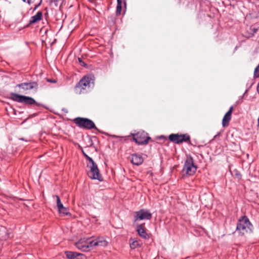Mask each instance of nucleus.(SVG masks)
<instances>
[{
	"label": "nucleus",
	"instance_id": "9b49d317",
	"mask_svg": "<svg viewBox=\"0 0 259 259\" xmlns=\"http://www.w3.org/2000/svg\"><path fill=\"white\" fill-rule=\"evenodd\" d=\"M18 87L22 90L23 92H25L31 90L36 91L38 89V83L36 81H29L28 82H22L16 85Z\"/></svg>",
	"mask_w": 259,
	"mask_h": 259
},
{
	"label": "nucleus",
	"instance_id": "20e7f679",
	"mask_svg": "<svg viewBox=\"0 0 259 259\" xmlns=\"http://www.w3.org/2000/svg\"><path fill=\"white\" fill-rule=\"evenodd\" d=\"M253 226L246 215H243L239 219L237 223L236 231L240 236H242L251 232Z\"/></svg>",
	"mask_w": 259,
	"mask_h": 259
},
{
	"label": "nucleus",
	"instance_id": "c756f323",
	"mask_svg": "<svg viewBox=\"0 0 259 259\" xmlns=\"http://www.w3.org/2000/svg\"><path fill=\"white\" fill-rule=\"evenodd\" d=\"M250 29L252 31V35L254 34V33H256L257 31V29L253 28V29L250 28Z\"/></svg>",
	"mask_w": 259,
	"mask_h": 259
},
{
	"label": "nucleus",
	"instance_id": "c85d7f7f",
	"mask_svg": "<svg viewBox=\"0 0 259 259\" xmlns=\"http://www.w3.org/2000/svg\"><path fill=\"white\" fill-rule=\"evenodd\" d=\"M41 4L42 3H40V2L39 1L37 4H36L33 9V11H35L41 5Z\"/></svg>",
	"mask_w": 259,
	"mask_h": 259
},
{
	"label": "nucleus",
	"instance_id": "9d476101",
	"mask_svg": "<svg viewBox=\"0 0 259 259\" xmlns=\"http://www.w3.org/2000/svg\"><path fill=\"white\" fill-rule=\"evenodd\" d=\"M134 217V221L135 222L138 220H150L152 218V213L149 210L141 209L135 212Z\"/></svg>",
	"mask_w": 259,
	"mask_h": 259
},
{
	"label": "nucleus",
	"instance_id": "a211bd4d",
	"mask_svg": "<svg viewBox=\"0 0 259 259\" xmlns=\"http://www.w3.org/2000/svg\"><path fill=\"white\" fill-rule=\"evenodd\" d=\"M58 211L59 213L63 216L70 215V213L69 212V209L68 208L64 207V205L59 208Z\"/></svg>",
	"mask_w": 259,
	"mask_h": 259
},
{
	"label": "nucleus",
	"instance_id": "bb28decb",
	"mask_svg": "<svg viewBox=\"0 0 259 259\" xmlns=\"http://www.w3.org/2000/svg\"><path fill=\"white\" fill-rule=\"evenodd\" d=\"M157 139L159 140H163L164 142L167 141V138L165 136H163V135L158 137Z\"/></svg>",
	"mask_w": 259,
	"mask_h": 259
},
{
	"label": "nucleus",
	"instance_id": "473e14b6",
	"mask_svg": "<svg viewBox=\"0 0 259 259\" xmlns=\"http://www.w3.org/2000/svg\"><path fill=\"white\" fill-rule=\"evenodd\" d=\"M20 140H22V141H24V139L23 138H21V139H20Z\"/></svg>",
	"mask_w": 259,
	"mask_h": 259
},
{
	"label": "nucleus",
	"instance_id": "dca6fc26",
	"mask_svg": "<svg viewBox=\"0 0 259 259\" xmlns=\"http://www.w3.org/2000/svg\"><path fill=\"white\" fill-rule=\"evenodd\" d=\"M43 14L41 11H38L36 15L32 16L29 21V24H33L40 21L42 19Z\"/></svg>",
	"mask_w": 259,
	"mask_h": 259
},
{
	"label": "nucleus",
	"instance_id": "7ed1b4c3",
	"mask_svg": "<svg viewBox=\"0 0 259 259\" xmlns=\"http://www.w3.org/2000/svg\"><path fill=\"white\" fill-rule=\"evenodd\" d=\"M94 76L92 75L84 76L75 85L74 90L76 94H81L87 92L91 87V84L94 83Z\"/></svg>",
	"mask_w": 259,
	"mask_h": 259
},
{
	"label": "nucleus",
	"instance_id": "cd10ccee",
	"mask_svg": "<svg viewBox=\"0 0 259 259\" xmlns=\"http://www.w3.org/2000/svg\"><path fill=\"white\" fill-rule=\"evenodd\" d=\"M78 61L81 66L85 67L87 66V64L81 60V58H78Z\"/></svg>",
	"mask_w": 259,
	"mask_h": 259
},
{
	"label": "nucleus",
	"instance_id": "39448f33",
	"mask_svg": "<svg viewBox=\"0 0 259 259\" xmlns=\"http://www.w3.org/2000/svg\"><path fill=\"white\" fill-rule=\"evenodd\" d=\"M9 98L14 102L24 103L25 105H31L36 104L37 106L40 105V104L37 103L32 97L21 95L15 93H11Z\"/></svg>",
	"mask_w": 259,
	"mask_h": 259
},
{
	"label": "nucleus",
	"instance_id": "aec40b11",
	"mask_svg": "<svg viewBox=\"0 0 259 259\" xmlns=\"http://www.w3.org/2000/svg\"><path fill=\"white\" fill-rule=\"evenodd\" d=\"M233 172L234 174V176L236 179H237L239 180L241 179L242 175L241 174L240 172L238 170L235 169L233 170Z\"/></svg>",
	"mask_w": 259,
	"mask_h": 259
},
{
	"label": "nucleus",
	"instance_id": "6ab92c4d",
	"mask_svg": "<svg viewBox=\"0 0 259 259\" xmlns=\"http://www.w3.org/2000/svg\"><path fill=\"white\" fill-rule=\"evenodd\" d=\"M54 197H56V203L58 209H59V208H60L61 207H62L63 204L61 203L59 196L58 195H54Z\"/></svg>",
	"mask_w": 259,
	"mask_h": 259
},
{
	"label": "nucleus",
	"instance_id": "412c9836",
	"mask_svg": "<svg viewBox=\"0 0 259 259\" xmlns=\"http://www.w3.org/2000/svg\"><path fill=\"white\" fill-rule=\"evenodd\" d=\"M139 246V242L137 240H134L130 243V247L132 249H135Z\"/></svg>",
	"mask_w": 259,
	"mask_h": 259
},
{
	"label": "nucleus",
	"instance_id": "0eeeda50",
	"mask_svg": "<svg viewBox=\"0 0 259 259\" xmlns=\"http://www.w3.org/2000/svg\"><path fill=\"white\" fill-rule=\"evenodd\" d=\"M73 122L80 128L85 130L95 129L98 131L94 122L89 118L78 117L75 118Z\"/></svg>",
	"mask_w": 259,
	"mask_h": 259
},
{
	"label": "nucleus",
	"instance_id": "7c9ffc66",
	"mask_svg": "<svg viewBox=\"0 0 259 259\" xmlns=\"http://www.w3.org/2000/svg\"><path fill=\"white\" fill-rule=\"evenodd\" d=\"M47 80L48 82H53V83L56 82V80H52V79H47Z\"/></svg>",
	"mask_w": 259,
	"mask_h": 259
},
{
	"label": "nucleus",
	"instance_id": "5701e85b",
	"mask_svg": "<svg viewBox=\"0 0 259 259\" xmlns=\"http://www.w3.org/2000/svg\"><path fill=\"white\" fill-rule=\"evenodd\" d=\"M121 10H122V6H116V14L117 15H120Z\"/></svg>",
	"mask_w": 259,
	"mask_h": 259
},
{
	"label": "nucleus",
	"instance_id": "2f4dec72",
	"mask_svg": "<svg viewBox=\"0 0 259 259\" xmlns=\"http://www.w3.org/2000/svg\"><path fill=\"white\" fill-rule=\"evenodd\" d=\"M81 152H82L83 155H84V154H86L82 149L81 150Z\"/></svg>",
	"mask_w": 259,
	"mask_h": 259
},
{
	"label": "nucleus",
	"instance_id": "2eb2a0df",
	"mask_svg": "<svg viewBox=\"0 0 259 259\" xmlns=\"http://www.w3.org/2000/svg\"><path fill=\"white\" fill-rule=\"evenodd\" d=\"M131 156V162L134 165H140L143 162V158L140 154L138 153L133 154Z\"/></svg>",
	"mask_w": 259,
	"mask_h": 259
},
{
	"label": "nucleus",
	"instance_id": "4be33fe9",
	"mask_svg": "<svg viewBox=\"0 0 259 259\" xmlns=\"http://www.w3.org/2000/svg\"><path fill=\"white\" fill-rule=\"evenodd\" d=\"M254 77L259 78V63L257 67L255 68L254 71Z\"/></svg>",
	"mask_w": 259,
	"mask_h": 259
},
{
	"label": "nucleus",
	"instance_id": "393cba45",
	"mask_svg": "<svg viewBox=\"0 0 259 259\" xmlns=\"http://www.w3.org/2000/svg\"><path fill=\"white\" fill-rule=\"evenodd\" d=\"M83 156L85 157V158L87 159V160H88L89 161L88 163H92L93 162H94V161L93 160L92 158L90 157L87 154H84V155H83Z\"/></svg>",
	"mask_w": 259,
	"mask_h": 259
},
{
	"label": "nucleus",
	"instance_id": "1a4fd4ad",
	"mask_svg": "<svg viewBox=\"0 0 259 259\" xmlns=\"http://www.w3.org/2000/svg\"><path fill=\"white\" fill-rule=\"evenodd\" d=\"M168 139L170 141L176 144H180L184 142L191 143L190 136L188 134H171L169 135Z\"/></svg>",
	"mask_w": 259,
	"mask_h": 259
},
{
	"label": "nucleus",
	"instance_id": "423d86ee",
	"mask_svg": "<svg viewBox=\"0 0 259 259\" xmlns=\"http://www.w3.org/2000/svg\"><path fill=\"white\" fill-rule=\"evenodd\" d=\"M197 167L194 164V160L190 155L187 156L182 169L184 176H193L196 171Z\"/></svg>",
	"mask_w": 259,
	"mask_h": 259
},
{
	"label": "nucleus",
	"instance_id": "b1692460",
	"mask_svg": "<svg viewBox=\"0 0 259 259\" xmlns=\"http://www.w3.org/2000/svg\"><path fill=\"white\" fill-rule=\"evenodd\" d=\"M122 2L124 3V7L126 8V0H117V6H122Z\"/></svg>",
	"mask_w": 259,
	"mask_h": 259
},
{
	"label": "nucleus",
	"instance_id": "f8f14e48",
	"mask_svg": "<svg viewBox=\"0 0 259 259\" xmlns=\"http://www.w3.org/2000/svg\"><path fill=\"white\" fill-rule=\"evenodd\" d=\"M144 223L143 224L138 225L136 231L140 237L145 240H149L150 237V234L146 232L145 228L144 227Z\"/></svg>",
	"mask_w": 259,
	"mask_h": 259
},
{
	"label": "nucleus",
	"instance_id": "f03ea898",
	"mask_svg": "<svg viewBox=\"0 0 259 259\" xmlns=\"http://www.w3.org/2000/svg\"><path fill=\"white\" fill-rule=\"evenodd\" d=\"M113 137L120 138V141L123 140L125 141L128 140L132 137L133 141L138 145H147L151 139V138L148 136V134L143 131H140L136 134H131V135L125 137H118L115 135Z\"/></svg>",
	"mask_w": 259,
	"mask_h": 259
},
{
	"label": "nucleus",
	"instance_id": "a878e982",
	"mask_svg": "<svg viewBox=\"0 0 259 259\" xmlns=\"http://www.w3.org/2000/svg\"><path fill=\"white\" fill-rule=\"evenodd\" d=\"M23 2L28 4L29 5L34 3L35 0H22Z\"/></svg>",
	"mask_w": 259,
	"mask_h": 259
},
{
	"label": "nucleus",
	"instance_id": "f257e3e1",
	"mask_svg": "<svg viewBox=\"0 0 259 259\" xmlns=\"http://www.w3.org/2000/svg\"><path fill=\"white\" fill-rule=\"evenodd\" d=\"M107 245V242L100 238H98L95 240H92L90 238H82L75 243L76 248L83 251H89L91 250L94 246H106Z\"/></svg>",
	"mask_w": 259,
	"mask_h": 259
},
{
	"label": "nucleus",
	"instance_id": "ddd939ff",
	"mask_svg": "<svg viewBox=\"0 0 259 259\" xmlns=\"http://www.w3.org/2000/svg\"><path fill=\"white\" fill-rule=\"evenodd\" d=\"M65 254L68 259H87L86 256L82 253L70 251H66Z\"/></svg>",
	"mask_w": 259,
	"mask_h": 259
},
{
	"label": "nucleus",
	"instance_id": "4468645a",
	"mask_svg": "<svg viewBox=\"0 0 259 259\" xmlns=\"http://www.w3.org/2000/svg\"><path fill=\"white\" fill-rule=\"evenodd\" d=\"M233 111V107H230L229 110L225 114L222 120V126L223 127H227L229 125V122L231 119L232 114Z\"/></svg>",
	"mask_w": 259,
	"mask_h": 259
},
{
	"label": "nucleus",
	"instance_id": "f3484780",
	"mask_svg": "<svg viewBox=\"0 0 259 259\" xmlns=\"http://www.w3.org/2000/svg\"><path fill=\"white\" fill-rule=\"evenodd\" d=\"M10 237V234L7 228L4 226H0V240H6Z\"/></svg>",
	"mask_w": 259,
	"mask_h": 259
},
{
	"label": "nucleus",
	"instance_id": "6e6552de",
	"mask_svg": "<svg viewBox=\"0 0 259 259\" xmlns=\"http://www.w3.org/2000/svg\"><path fill=\"white\" fill-rule=\"evenodd\" d=\"M87 167L90 169L88 172V176L90 178L93 180H97L100 182L103 181L102 176L100 172L97 164L95 162L88 163Z\"/></svg>",
	"mask_w": 259,
	"mask_h": 259
},
{
	"label": "nucleus",
	"instance_id": "72a5a7b5",
	"mask_svg": "<svg viewBox=\"0 0 259 259\" xmlns=\"http://www.w3.org/2000/svg\"><path fill=\"white\" fill-rule=\"evenodd\" d=\"M39 1L40 2V3L42 2V0H39Z\"/></svg>",
	"mask_w": 259,
	"mask_h": 259
}]
</instances>
